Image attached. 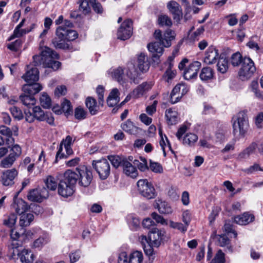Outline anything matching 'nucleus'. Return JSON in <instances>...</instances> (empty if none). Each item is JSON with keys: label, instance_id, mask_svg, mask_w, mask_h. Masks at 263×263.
<instances>
[{"label": "nucleus", "instance_id": "nucleus-27", "mask_svg": "<svg viewBox=\"0 0 263 263\" xmlns=\"http://www.w3.org/2000/svg\"><path fill=\"white\" fill-rule=\"evenodd\" d=\"M121 128L125 132L130 135H135L138 133L139 128L134 124L129 119L121 125Z\"/></svg>", "mask_w": 263, "mask_h": 263}, {"label": "nucleus", "instance_id": "nucleus-33", "mask_svg": "<svg viewBox=\"0 0 263 263\" xmlns=\"http://www.w3.org/2000/svg\"><path fill=\"white\" fill-rule=\"evenodd\" d=\"M217 70L221 73H226L228 69V61L224 54H221L217 64Z\"/></svg>", "mask_w": 263, "mask_h": 263}, {"label": "nucleus", "instance_id": "nucleus-17", "mask_svg": "<svg viewBox=\"0 0 263 263\" xmlns=\"http://www.w3.org/2000/svg\"><path fill=\"white\" fill-rule=\"evenodd\" d=\"M233 219L236 223L245 226L253 222L255 219V217L253 214L246 212L242 214L234 216Z\"/></svg>", "mask_w": 263, "mask_h": 263}, {"label": "nucleus", "instance_id": "nucleus-21", "mask_svg": "<svg viewBox=\"0 0 263 263\" xmlns=\"http://www.w3.org/2000/svg\"><path fill=\"white\" fill-rule=\"evenodd\" d=\"M74 187L65 182L61 180L58 186V193L63 197H68L72 195Z\"/></svg>", "mask_w": 263, "mask_h": 263}, {"label": "nucleus", "instance_id": "nucleus-32", "mask_svg": "<svg viewBox=\"0 0 263 263\" xmlns=\"http://www.w3.org/2000/svg\"><path fill=\"white\" fill-rule=\"evenodd\" d=\"M18 255L22 263H32L34 260V255L30 251L27 249L23 250L20 253L18 254Z\"/></svg>", "mask_w": 263, "mask_h": 263}, {"label": "nucleus", "instance_id": "nucleus-18", "mask_svg": "<svg viewBox=\"0 0 263 263\" xmlns=\"http://www.w3.org/2000/svg\"><path fill=\"white\" fill-rule=\"evenodd\" d=\"M219 57L218 50L213 47H210L205 53L204 62L209 65L213 64L216 62Z\"/></svg>", "mask_w": 263, "mask_h": 263}, {"label": "nucleus", "instance_id": "nucleus-11", "mask_svg": "<svg viewBox=\"0 0 263 263\" xmlns=\"http://www.w3.org/2000/svg\"><path fill=\"white\" fill-rule=\"evenodd\" d=\"M165 231L156 228H152L148 233V239L155 247H159L164 238Z\"/></svg>", "mask_w": 263, "mask_h": 263}, {"label": "nucleus", "instance_id": "nucleus-5", "mask_svg": "<svg viewBox=\"0 0 263 263\" xmlns=\"http://www.w3.org/2000/svg\"><path fill=\"white\" fill-rule=\"evenodd\" d=\"M256 71V67L252 60L249 57H245L242 64L238 72V76L242 81L250 79Z\"/></svg>", "mask_w": 263, "mask_h": 263}, {"label": "nucleus", "instance_id": "nucleus-12", "mask_svg": "<svg viewBox=\"0 0 263 263\" xmlns=\"http://www.w3.org/2000/svg\"><path fill=\"white\" fill-rule=\"evenodd\" d=\"M55 35L60 38L64 37L66 41H73L78 37L76 31L63 26H59L57 28Z\"/></svg>", "mask_w": 263, "mask_h": 263}, {"label": "nucleus", "instance_id": "nucleus-60", "mask_svg": "<svg viewBox=\"0 0 263 263\" xmlns=\"http://www.w3.org/2000/svg\"><path fill=\"white\" fill-rule=\"evenodd\" d=\"M98 96V103L101 106H103L104 103V88L101 86H99L96 90Z\"/></svg>", "mask_w": 263, "mask_h": 263}, {"label": "nucleus", "instance_id": "nucleus-43", "mask_svg": "<svg viewBox=\"0 0 263 263\" xmlns=\"http://www.w3.org/2000/svg\"><path fill=\"white\" fill-rule=\"evenodd\" d=\"M15 160L16 159L12 155V154H9L8 156L3 159L1 161L0 163V167L2 168L10 167Z\"/></svg>", "mask_w": 263, "mask_h": 263}, {"label": "nucleus", "instance_id": "nucleus-41", "mask_svg": "<svg viewBox=\"0 0 263 263\" xmlns=\"http://www.w3.org/2000/svg\"><path fill=\"white\" fill-rule=\"evenodd\" d=\"M181 91L180 84H178L173 89L171 96L170 101L172 103L174 104L179 101Z\"/></svg>", "mask_w": 263, "mask_h": 263}, {"label": "nucleus", "instance_id": "nucleus-31", "mask_svg": "<svg viewBox=\"0 0 263 263\" xmlns=\"http://www.w3.org/2000/svg\"><path fill=\"white\" fill-rule=\"evenodd\" d=\"M256 145L255 143H251L248 147L239 154L237 159L239 161H242L248 158L250 155L252 154L256 149Z\"/></svg>", "mask_w": 263, "mask_h": 263}, {"label": "nucleus", "instance_id": "nucleus-25", "mask_svg": "<svg viewBox=\"0 0 263 263\" xmlns=\"http://www.w3.org/2000/svg\"><path fill=\"white\" fill-rule=\"evenodd\" d=\"M150 63L148 58L144 54L141 53L138 58V67L142 72H146L149 68Z\"/></svg>", "mask_w": 263, "mask_h": 263}, {"label": "nucleus", "instance_id": "nucleus-26", "mask_svg": "<svg viewBox=\"0 0 263 263\" xmlns=\"http://www.w3.org/2000/svg\"><path fill=\"white\" fill-rule=\"evenodd\" d=\"M85 104L91 115H95L98 112L100 105H97V101L93 98L87 97L85 100Z\"/></svg>", "mask_w": 263, "mask_h": 263}, {"label": "nucleus", "instance_id": "nucleus-55", "mask_svg": "<svg viewBox=\"0 0 263 263\" xmlns=\"http://www.w3.org/2000/svg\"><path fill=\"white\" fill-rule=\"evenodd\" d=\"M11 113L15 119L18 120H22L23 118V114L22 110L16 106H13L10 109Z\"/></svg>", "mask_w": 263, "mask_h": 263}, {"label": "nucleus", "instance_id": "nucleus-45", "mask_svg": "<svg viewBox=\"0 0 263 263\" xmlns=\"http://www.w3.org/2000/svg\"><path fill=\"white\" fill-rule=\"evenodd\" d=\"M40 103L44 108H49L51 106V100L46 93H43L40 97Z\"/></svg>", "mask_w": 263, "mask_h": 263}, {"label": "nucleus", "instance_id": "nucleus-19", "mask_svg": "<svg viewBox=\"0 0 263 263\" xmlns=\"http://www.w3.org/2000/svg\"><path fill=\"white\" fill-rule=\"evenodd\" d=\"M12 206L16 212L20 215L25 213L29 206L26 202L22 199L17 198L16 196L14 198V202Z\"/></svg>", "mask_w": 263, "mask_h": 263}, {"label": "nucleus", "instance_id": "nucleus-54", "mask_svg": "<svg viewBox=\"0 0 263 263\" xmlns=\"http://www.w3.org/2000/svg\"><path fill=\"white\" fill-rule=\"evenodd\" d=\"M170 226L171 228L173 229H176L180 231H181L182 233H185L187 229V227L185 224L184 226L182 223L181 222H174L173 221H171L170 222Z\"/></svg>", "mask_w": 263, "mask_h": 263}, {"label": "nucleus", "instance_id": "nucleus-35", "mask_svg": "<svg viewBox=\"0 0 263 263\" xmlns=\"http://www.w3.org/2000/svg\"><path fill=\"white\" fill-rule=\"evenodd\" d=\"M214 77V71L213 69L209 67H205L202 69L199 74V77L202 81H208L213 79Z\"/></svg>", "mask_w": 263, "mask_h": 263}, {"label": "nucleus", "instance_id": "nucleus-8", "mask_svg": "<svg viewBox=\"0 0 263 263\" xmlns=\"http://www.w3.org/2000/svg\"><path fill=\"white\" fill-rule=\"evenodd\" d=\"M133 22L130 19L125 20L117 32L118 39L121 40L128 39L133 33Z\"/></svg>", "mask_w": 263, "mask_h": 263}, {"label": "nucleus", "instance_id": "nucleus-53", "mask_svg": "<svg viewBox=\"0 0 263 263\" xmlns=\"http://www.w3.org/2000/svg\"><path fill=\"white\" fill-rule=\"evenodd\" d=\"M30 31L31 29H21L15 28L13 31V34L9 37V41H11L15 37H21L24 34H25L26 33L29 32Z\"/></svg>", "mask_w": 263, "mask_h": 263}, {"label": "nucleus", "instance_id": "nucleus-64", "mask_svg": "<svg viewBox=\"0 0 263 263\" xmlns=\"http://www.w3.org/2000/svg\"><path fill=\"white\" fill-rule=\"evenodd\" d=\"M118 263H129V258L126 252H122L119 254Z\"/></svg>", "mask_w": 263, "mask_h": 263}, {"label": "nucleus", "instance_id": "nucleus-22", "mask_svg": "<svg viewBox=\"0 0 263 263\" xmlns=\"http://www.w3.org/2000/svg\"><path fill=\"white\" fill-rule=\"evenodd\" d=\"M152 86L153 84L151 82H143L133 90V95L135 98L141 97L149 91L152 88Z\"/></svg>", "mask_w": 263, "mask_h": 263}, {"label": "nucleus", "instance_id": "nucleus-34", "mask_svg": "<svg viewBox=\"0 0 263 263\" xmlns=\"http://www.w3.org/2000/svg\"><path fill=\"white\" fill-rule=\"evenodd\" d=\"M127 76L131 80V83L138 84L139 83L138 72L135 70L134 65L132 63L128 65V70L126 72Z\"/></svg>", "mask_w": 263, "mask_h": 263}, {"label": "nucleus", "instance_id": "nucleus-36", "mask_svg": "<svg viewBox=\"0 0 263 263\" xmlns=\"http://www.w3.org/2000/svg\"><path fill=\"white\" fill-rule=\"evenodd\" d=\"M34 219V216L31 213H24L20 215L19 224L22 227H27Z\"/></svg>", "mask_w": 263, "mask_h": 263}, {"label": "nucleus", "instance_id": "nucleus-40", "mask_svg": "<svg viewBox=\"0 0 263 263\" xmlns=\"http://www.w3.org/2000/svg\"><path fill=\"white\" fill-rule=\"evenodd\" d=\"M198 140V136L193 133H187L183 138V144L185 145L193 146Z\"/></svg>", "mask_w": 263, "mask_h": 263}, {"label": "nucleus", "instance_id": "nucleus-56", "mask_svg": "<svg viewBox=\"0 0 263 263\" xmlns=\"http://www.w3.org/2000/svg\"><path fill=\"white\" fill-rule=\"evenodd\" d=\"M23 43L22 39H18L8 45V48L13 51H17Z\"/></svg>", "mask_w": 263, "mask_h": 263}, {"label": "nucleus", "instance_id": "nucleus-3", "mask_svg": "<svg viewBox=\"0 0 263 263\" xmlns=\"http://www.w3.org/2000/svg\"><path fill=\"white\" fill-rule=\"evenodd\" d=\"M233 133L236 137L243 138L249 128V123L247 111L239 112L232 119Z\"/></svg>", "mask_w": 263, "mask_h": 263}, {"label": "nucleus", "instance_id": "nucleus-42", "mask_svg": "<svg viewBox=\"0 0 263 263\" xmlns=\"http://www.w3.org/2000/svg\"><path fill=\"white\" fill-rule=\"evenodd\" d=\"M143 259L142 253L140 251H136L130 254L129 263H141Z\"/></svg>", "mask_w": 263, "mask_h": 263}, {"label": "nucleus", "instance_id": "nucleus-62", "mask_svg": "<svg viewBox=\"0 0 263 263\" xmlns=\"http://www.w3.org/2000/svg\"><path fill=\"white\" fill-rule=\"evenodd\" d=\"M21 153L22 149L21 147L18 145L15 144L11 148L10 154H12L16 159V158L18 157L21 155Z\"/></svg>", "mask_w": 263, "mask_h": 263}, {"label": "nucleus", "instance_id": "nucleus-2", "mask_svg": "<svg viewBox=\"0 0 263 263\" xmlns=\"http://www.w3.org/2000/svg\"><path fill=\"white\" fill-rule=\"evenodd\" d=\"M59 54L51 49L45 47L41 54L34 55L33 62L35 66L42 65L44 67L51 68L57 70L61 65V63L55 60L58 59Z\"/></svg>", "mask_w": 263, "mask_h": 263}, {"label": "nucleus", "instance_id": "nucleus-46", "mask_svg": "<svg viewBox=\"0 0 263 263\" xmlns=\"http://www.w3.org/2000/svg\"><path fill=\"white\" fill-rule=\"evenodd\" d=\"M45 183L47 188L51 191H55L57 187V182L55 178L51 176L47 177L45 180Z\"/></svg>", "mask_w": 263, "mask_h": 263}, {"label": "nucleus", "instance_id": "nucleus-6", "mask_svg": "<svg viewBox=\"0 0 263 263\" xmlns=\"http://www.w3.org/2000/svg\"><path fill=\"white\" fill-rule=\"evenodd\" d=\"M92 165L101 180H105L109 176L110 166L106 159L93 160Z\"/></svg>", "mask_w": 263, "mask_h": 263}, {"label": "nucleus", "instance_id": "nucleus-28", "mask_svg": "<svg viewBox=\"0 0 263 263\" xmlns=\"http://www.w3.org/2000/svg\"><path fill=\"white\" fill-rule=\"evenodd\" d=\"M20 100L21 103L28 108H30L36 103V99L34 96L24 92V94L20 95Z\"/></svg>", "mask_w": 263, "mask_h": 263}, {"label": "nucleus", "instance_id": "nucleus-16", "mask_svg": "<svg viewBox=\"0 0 263 263\" xmlns=\"http://www.w3.org/2000/svg\"><path fill=\"white\" fill-rule=\"evenodd\" d=\"M27 70L25 74H23L22 78L27 83L36 82L39 79V71L37 68L27 66Z\"/></svg>", "mask_w": 263, "mask_h": 263}, {"label": "nucleus", "instance_id": "nucleus-59", "mask_svg": "<svg viewBox=\"0 0 263 263\" xmlns=\"http://www.w3.org/2000/svg\"><path fill=\"white\" fill-rule=\"evenodd\" d=\"M89 4L91 5L93 10L98 13H102L103 11L101 4L97 2L96 0H89Z\"/></svg>", "mask_w": 263, "mask_h": 263}, {"label": "nucleus", "instance_id": "nucleus-58", "mask_svg": "<svg viewBox=\"0 0 263 263\" xmlns=\"http://www.w3.org/2000/svg\"><path fill=\"white\" fill-rule=\"evenodd\" d=\"M149 168L151 171L156 173H161L163 171L162 167L160 163L151 160H150Z\"/></svg>", "mask_w": 263, "mask_h": 263}, {"label": "nucleus", "instance_id": "nucleus-39", "mask_svg": "<svg viewBox=\"0 0 263 263\" xmlns=\"http://www.w3.org/2000/svg\"><path fill=\"white\" fill-rule=\"evenodd\" d=\"M157 208L160 213L169 214L172 213V209L169 204L165 201H159L157 203Z\"/></svg>", "mask_w": 263, "mask_h": 263}, {"label": "nucleus", "instance_id": "nucleus-63", "mask_svg": "<svg viewBox=\"0 0 263 263\" xmlns=\"http://www.w3.org/2000/svg\"><path fill=\"white\" fill-rule=\"evenodd\" d=\"M176 75V71L172 70L171 69H167L164 74L163 77L166 78V81L169 83L170 81L172 80Z\"/></svg>", "mask_w": 263, "mask_h": 263}, {"label": "nucleus", "instance_id": "nucleus-13", "mask_svg": "<svg viewBox=\"0 0 263 263\" xmlns=\"http://www.w3.org/2000/svg\"><path fill=\"white\" fill-rule=\"evenodd\" d=\"M167 8L172 14L173 19L179 23L183 16L182 10L180 5L174 1H171L167 4Z\"/></svg>", "mask_w": 263, "mask_h": 263}, {"label": "nucleus", "instance_id": "nucleus-23", "mask_svg": "<svg viewBox=\"0 0 263 263\" xmlns=\"http://www.w3.org/2000/svg\"><path fill=\"white\" fill-rule=\"evenodd\" d=\"M78 178L79 175L78 173L73 172L70 170H68L65 172L64 178L62 180L74 187Z\"/></svg>", "mask_w": 263, "mask_h": 263}, {"label": "nucleus", "instance_id": "nucleus-44", "mask_svg": "<svg viewBox=\"0 0 263 263\" xmlns=\"http://www.w3.org/2000/svg\"><path fill=\"white\" fill-rule=\"evenodd\" d=\"M123 69L121 67H118L112 72V77L120 83H123L124 82L123 79Z\"/></svg>", "mask_w": 263, "mask_h": 263}, {"label": "nucleus", "instance_id": "nucleus-37", "mask_svg": "<svg viewBox=\"0 0 263 263\" xmlns=\"http://www.w3.org/2000/svg\"><path fill=\"white\" fill-rule=\"evenodd\" d=\"M165 117L168 124L170 125H174L177 122V112L171 108L165 111Z\"/></svg>", "mask_w": 263, "mask_h": 263}, {"label": "nucleus", "instance_id": "nucleus-15", "mask_svg": "<svg viewBox=\"0 0 263 263\" xmlns=\"http://www.w3.org/2000/svg\"><path fill=\"white\" fill-rule=\"evenodd\" d=\"M18 172L15 169L8 170L3 172L1 176V182L5 186H11L14 183V179L17 176Z\"/></svg>", "mask_w": 263, "mask_h": 263}, {"label": "nucleus", "instance_id": "nucleus-57", "mask_svg": "<svg viewBox=\"0 0 263 263\" xmlns=\"http://www.w3.org/2000/svg\"><path fill=\"white\" fill-rule=\"evenodd\" d=\"M62 109L65 113L69 114L70 112H72V106L70 102L67 100L64 99L62 104Z\"/></svg>", "mask_w": 263, "mask_h": 263}, {"label": "nucleus", "instance_id": "nucleus-4", "mask_svg": "<svg viewBox=\"0 0 263 263\" xmlns=\"http://www.w3.org/2000/svg\"><path fill=\"white\" fill-rule=\"evenodd\" d=\"M137 185L139 194L146 199H154L157 196V192L154 185L147 179L138 180Z\"/></svg>", "mask_w": 263, "mask_h": 263}, {"label": "nucleus", "instance_id": "nucleus-47", "mask_svg": "<svg viewBox=\"0 0 263 263\" xmlns=\"http://www.w3.org/2000/svg\"><path fill=\"white\" fill-rule=\"evenodd\" d=\"M243 58L241 54L239 52H236L232 54L231 58V63L233 66H238L240 64H242Z\"/></svg>", "mask_w": 263, "mask_h": 263}, {"label": "nucleus", "instance_id": "nucleus-20", "mask_svg": "<svg viewBox=\"0 0 263 263\" xmlns=\"http://www.w3.org/2000/svg\"><path fill=\"white\" fill-rule=\"evenodd\" d=\"M42 89V86L38 83H27L23 85L22 90L25 93L31 96L39 92Z\"/></svg>", "mask_w": 263, "mask_h": 263}, {"label": "nucleus", "instance_id": "nucleus-51", "mask_svg": "<svg viewBox=\"0 0 263 263\" xmlns=\"http://www.w3.org/2000/svg\"><path fill=\"white\" fill-rule=\"evenodd\" d=\"M225 261L224 254L221 250H219L210 263H225Z\"/></svg>", "mask_w": 263, "mask_h": 263}, {"label": "nucleus", "instance_id": "nucleus-61", "mask_svg": "<svg viewBox=\"0 0 263 263\" xmlns=\"http://www.w3.org/2000/svg\"><path fill=\"white\" fill-rule=\"evenodd\" d=\"M223 230L227 234L232 233L234 235V237L235 238L237 237V233L233 229V225L230 222H226L223 227Z\"/></svg>", "mask_w": 263, "mask_h": 263}, {"label": "nucleus", "instance_id": "nucleus-38", "mask_svg": "<svg viewBox=\"0 0 263 263\" xmlns=\"http://www.w3.org/2000/svg\"><path fill=\"white\" fill-rule=\"evenodd\" d=\"M158 23L161 27H170L173 23L170 17L166 14H160L158 18Z\"/></svg>", "mask_w": 263, "mask_h": 263}, {"label": "nucleus", "instance_id": "nucleus-14", "mask_svg": "<svg viewBox=\"0 0 263 263\" xmlns=\"http://www.w3.org/2000/svg\"><path fill=\"white\" fill-rule=\"evenodd\" d=\"M200 67L201 63L198 61H195L190 64L183 72V76L184 78L186 80L196 79Z\"/></svg>", "mask_w": 263, "mask_h": 263}, {"label": "nucleus", "instance_id": "nucleus-10", "mask_svg": "<svg viewBox=\"0 0 263 263\" xmlns=\"http://www.w3.org/2000/svg\"><path fill=\"white\" fill-rule=\"evenodd\" d=\"M76 170L79 175L78 180L80 185L84 187L88 186L93 178L91 171L88 170L87 167L77 168Z\"/></svg>", "mask_w": 263, "mask_h": 263}, {"label": "nucleus", "instance_id": "nucleus-50", "mask_svg": "<svg viewBox=\"0 0 263 263\" xmlns=\"http://www.w3.org/2000/svg\"><path fill=\"white\" fill-rule=\"evenodd\" d=\"M87 112L82 107H78L74 110V117L78 120H84L86 118Z\"/></svg>", "mask_w": 263, "mask_h": 263}, {"label": "nucleus", "instance_id": "nucleus-30", "mask_svg": "<svg viewBox=\"0 0 263 263\" xmlns=\"http://www.w3.org/2000/svg\"><path fill=\"white\" fill-rule=\"evenodd\" d=\"M66 40L64 37L60 38L58 35L53 39L52 43L54 47L57 49H70V45L66 43Z\"/></svg>", "mask_w": 263, "mask_h": 263}, {"label": "nucleus", "instance_id": "nucleus-7", "mask_svg": "<svg viewBox=\"0 0 263 263\" xmlns=\"http://www.w3.org/2000/svg\"><path fill=\"white\" fill-rule=\"evenodd\" d=\"M25 120L28 123H32L36 119L39 121H43L46 119V115L40 106H34L32 111L29 109L25 110Z\"/></svg>", "mask_w": 263, "mask_h": 263}, {"label": "nucleus", "instance_id": "nucleus-9", "mask_svg": "<svg viewBox=\"0 0 263 263\" xmlns=\"http://www.w3.org/2000/svg\"><path fill=\"white\" fill-rule=\"evenodd\" d=\"M48 197V191L45 187L31 190L27 195V199L29 200L37 202H41Z\"/></svg>", "mask_w": 263, "mask_h": 263}, {"label": "nucleus", "instance_id": "nucleus-49", "mask_svg": "<svg viewBox=\"0 0 263 263\" xmlns=\"http://www.w3.org/2000/svg\"><path fill=\"white\" fill-rule=\"evenodd\" d=\"M17 216L15 214H10L4 220V224L9 228H12L16 223Z\"/></svg>", "mask_w": 263, "mask_h": 263}, {"label": "nucleus", "instance_id": "nucleus-29", "mask_svg": "<svg viewBox=\"0 0 263 263\" xmlns=\"http://www.w3.org/2000/svg\"><path fill=\"white\" fill-rule=\"evenodd\" d=\"M119 92L117 88H114L110 92L107 99V104L109 107H113L119 102Z\"/></svg>", "mask_w": 263, "mask_h": 263}, {"label": "nucleus", "instance_id": "nucleus-24", "mask_svg": "<svg viewBox=\"0 0 263 263\" xmlns=\"http://www.w3.org/2000/svg\"><path fill=\"white\" fill-rule=\"evenodd\" d=\"M123 172L128 176L135 178L138 176V171L136 168L129 161L123 160L122 162Z\"/></svg>", "mask_w": 263, "mask_h": 263}, {"label": "nucleus", "instance_id": "nucleus-52", "mask_svg": "<svg viewBox=\"0 0 263 263\" xmlns=\"http://www.w3.org/2000/svg\"><path fill=\"white\" fill-rule=\"evenodd\" d=\"M218 245L220 247H224L230 243V239L226 235H218L216 236Z\"/></svg>", "mask_w": 263, "mask_h": 263}, {"label": "nucleus", "instance_id": "nucleus-48", "mask_svg": "<svg viewBox=\"0 0 263 263\" xmlns=\"http://www.w3.org/2000/svg\"><path fill=\"white\" fill-rule=\"evenodd\" d=\"M107 158L115 168H118L121 164L122 165L123 160H122L121 158L118 156L110 155L107 156Z\"/></svg>", "mask_w": 263, "mask_h": 263}, {"label": "nucleus", "instance_id": "nucleus-1", "mask_svg": "<svg viewBox=\"0 0 263 263\" xmlns=\"http://www.w3.org/2000/svg\"><path fill=\"white\" fill-rule=\"evenodd\" d=\"M156 40L158 41L149 43L147 45L148 50L152 53V58L154 62L158 64L160 61L159 58L163 52V47H169L171 46V41L175 38V32L168 29L163 35L160 30H157L154 34Z\"/></svg>", "mask_w": 263, "mask_h": 263}]
</instances>
